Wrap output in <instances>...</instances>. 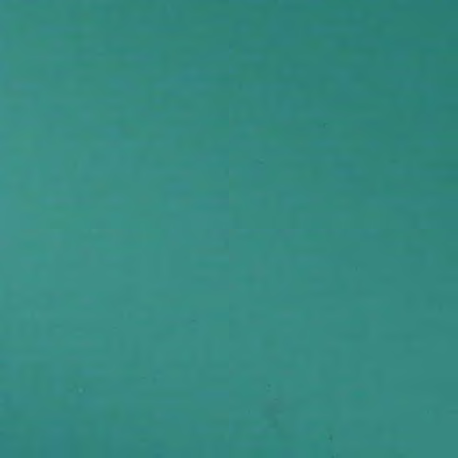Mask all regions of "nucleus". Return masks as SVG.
Instances as JSON below:
<instances>
[{
	"mask_svg": "<svg viewBox=\"0 0 458 458\" xmlns=\"http://www.w3.org/2000/svg\"><path fill=\"white\" fill-rule=\"evenodd\" d=\"M0 286H124V284H0Z\"/></svg>",
	"mask_w": 458,
	"mask_h": 458,
	"instance_id": "nucleus-1",
	"label": "nucleus"
}]
</instances>
